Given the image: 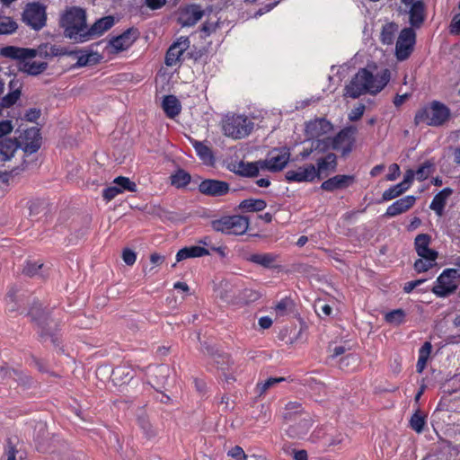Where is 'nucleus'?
<instances>
[{
    "instance_id": "nucleus-42",
    "label": "nucleus",
    "mask_w": 460,
    "mask_h": 460,
    "mask_svg": "<svg viewBox=\"0 0 460 460\" xmlns=\"http://www.w3.org/2000/svg\"><path fill=\"white\" fill-rule=\"evenodd\" d=\"M17 28H18V25L13 18L0 14V34L1 35L13 34V32L16 31Z\"/></svg>"
},
{
    "instance_id": "nucleus-21",
    "label": "nucleus",
    "mask_w": 460,
    "mask_h": 460,
    "mask_svg": "<svg viewBox=\"0 0 460 460\" xmlns=\"http://www.w3.org/2000/svg\"><path fill=\"white\" fill-rule=\"evenodd\" d=\"M315 167L316 178L322 179L327 177L330 173L336 171L337 156L333 153H329L325 156L316 160Z\"/></svg>"
},
{
    "instance_id": "nucleus-12",
    "label": "nucleus",
    "mask_w": 460,
    "mask_h": 460,
    "mask_svg": "<svg viewBox=\"0 0 460 460\" xmlns=\"http://www.w3.org/2000/svg\"><path fill=\"white\" fill-rule=\"evenodd\" d=\"M356 133L355 126H349L341 130L332 138V149L341 152L343 156L349 155L352 150Z\"/></svg>"
},
{
    "instance_id": "nucleus-7",
    "label": "nucleus",
    "mask_w": 460,
    "mask_h": 460,
    "mask_svg": "<svg viewBox=\"0 0 460 460\" xmlns=\"http://www.w3.org/2000/svg\"><path fill=\"white\" fill-rule=\"evenodd\" d=\"M31 320L39 327V332L43 340L49 339L51 342H56L55 332L58 328V323L49 315L48 312L40 307H32L29 313Z\"/></svg>"
},
{
    "instance_id": "nucleus-39",
    "label": "nucleus",
    "mask_w": 460,
    "mask_h": 460,
    "mask_svg": "<svg viewBox=\"0 0 460 460\" xmlns=\"http://www.w3.org/2000/svg\"><path fill=\"white\" fill-rule=\"evenodd\" d=\"M25 135H26V138H28L29 137H32V138H33L31 142L25 143V146H24L25 152H28L30 154L36 153L40 147L39 130L32 128L27 130Z\"/></svg>"
},
{
    "instance_id": "nucleus-27",
    "label": "nucleus",
    "mask_w": 460,
    "mask_h": 460,
    "mask_svg": "<svg viewBox=\"0 0 460 460\" xmlns=\"http://www.w3.org/2000/svg\"><path fill=\"white\" fill-rule=\"evenodd\" d=\"M114 17L111 15L97 20L86 31L87 40L92 37L103 34L114 25Z\"/></svg>"
},
{
    "instance_id": "nucleus-44",
    "label": "nucleus",
    "mask_w": 460,
    "mask_h": 460,
    "mask_svg": "<svg viewBox=\"0 0 460 460\" xmlns=\"http://www.w3.org/2000/svg\"><path fill=\"white\" fill-rule=\"evenodd\" d=\"M112 183L118 185L121 193L124 191L136 192L137 190V184L128 177L119 176L113 180Z\"/></svg>"
},
{
    "instance_id": "nucleus-54",
    "label": "nucleus",
    "mask_w": 460,
    "mask_h": 460,
    "mask_svg": "<svg viewBox=\"0 0 460 460\" xmlns=\"http://www.w3.org/2000/svg\"><path fill=\"white\" fill-rule=\"evenodd\" d=\"M292 305V301L288 298L281 299L275 306L274 310L277 316L282 317L288 314L289 308Z\"/></svg>"
},
{
    "instance_id": "nucleus-4",
    "label": "nucleus",
    "mask_w": 460,
    "mask_h": 460,
    "mask_svg": "<svg viewBox=\"0 0 460 460\" xmlns=\"http://www.w3.org/2000/svg\"><path fill=\"white\" fill-rule=\"evenodd\" d=\"M0 54L8 58H52L60 55L59 49L55 45L41 44L37 49L19 48L15 46L4 47Z\"/></svg>"
},
{
    "instance_id": "nucleus-26",
    "label": "nucleus",
    "mask_w": 460,
    "mask_h": 460,
    "mask_svg": "<svg viewBox=\"0 0 460 460\" xmlns=\"http://www.w3.org/2000/svg\"><path fill=\"white\" fill-rule=\"evenodd\" d=\"M411 4V8L409 10V23L411 24L410 28L420 29L426 18L425 15V5L421 1L412 2Z\"/></svg>"
},
{
    "instance_id": "nucleus-6",
    "label": "nucleus",
    "mask_w": 460,
    "mask_h": 460,
    "mask_svg": "<svg viewBox=\"0 0 460 460\" xmlns=\"http://www.w3.org/2000/svg\"><path fill=\"white\" fill-rule=\"evenodd\" d=\"M459 282V270L456 269H446L437 278L431 292L438 297H447L456 292Z\"/></svg>"
},
{
    "instance_id": "nucleus-47",
    "label": "nucleus",
    "mask_w": 460,
    "mask_h": 460,
    "mask_svg": "<svg viewBox=\"0 0 460 460\" xmlns=\"http://www.w3.org/2000/svg\"><path fill=\"white\" fill-rule=\"evenodd\" d=\"M434 169V163L431 161L424 162L415 172L416 179L422 181L429 178Z\"/></svg>"
},
{
    "instance_id": "nucleus-11",
    "label": "nucleus",
    "mask_w": 460,
    "mask_h": 460,
    "mask_svg": "<svg viewBox=\"0 0 460 460\" xmlns=\"http://www.w3.org/2000/svg\"><path fill=\"white\" fill-rule=\"evenodd\" d=\"M290 158V153L287 148L273 149L269 154L266 159L259 160L261 169H266L270 172H279L285 168Z\"/></svg>"
},
{
    "instance_id": "nucleus-20",
    "label": "nucleus",
    "mask_w": 460,
    "mask_h": 460,
    "mask_svg": "<svg viewBox=\"0 0 460 460\" xmlns=\"http://www.w3.org/2000/svg\"><path fill=\"white\" fill-rule=\"evenodd\" d=\"M332 129L331 122L323 118L310 120L305 125V134L310 138H317L329 133Z\"/></svg>"
},
{
    "instance_id": "nucleus-55",
    "label": "nucleus",
    "mask_w": 460,
    "mask_h": 460,
    "mask_svg": "<svg viewBox=\"0 0 460 460\" xmlns=\"http://www.w3.org/2000/svg\"><path fill=\"white\" fill-rule=\"evenodd\" d=\"M120 193V189L118 188V185L113 184L112 186L107 187L103 190L102 197L107 202H109Z\"/></svg>"
},
{
    "instance_id": "nucleus-43",
    "label": "nucleus",
    "mask_w": 460,
    "mask_h": 460,
    "mask_svg": "<svg viewBox=\"0 0 460 460\" xmlns=\"http://www.w3.org/2000/svg\"><path fill=\"white\" fill-rule=\"evenodd\" d=\"M190 181V175L184 170H178L174 174L171 176L172 185L177 188H183L187 186Z\"/></svg>"
},
{
    "instance_id": "nucleus-63",
    "label": "nucleus",
    "mask_w": 460,
    "mask_h": 460,
    "mask_svg": "<svg viewBox=\"0 0 460 460\" xmlns=\"http://www.w3.org/2000/svg\"><path fill=\"white\" fill-rule=\"evenodd\" d=\"M449 31L451 34L460 35V13L454 15L449 26Z\"/></svg>"
},
{
    "instance_id": "nucleus-61",
    "label": "nucleus",
    "mask_w": 460,
    "mask_h": 460,
    "mask_svg": "<svg viewBox=\"0 0 460 460\" xmlns=\"http://www.w3.org/2000/svg\"><path fill=\"white\" fill-rule=\"evenodd\" d=\"M281 0H275L273 2H270L269 4H266L265 5L261 6L258 9V11L255 13L254 17L257 18L259 16H261L270 11H271L275 6H277Z\"/></svg>"
},
{
    "instance_id": "nucleus-52",
    "label": "nucleus",
    "mask_w": 460,
    "mask_h": 460,
    "mask_svg": "<svg viewBox=\"0 0 460 460\" xmlns=\"http://www.w3.org/2000/svg\"><path fill=\"white\" fill-rule=\"evenodd\" d=\"M21 94L9 92L6 95H4L0 101V111H2L4 108H10L14 105L17 101L20 99Z\"/></svg>"
},
{
    "instance_id": "nucleus-2",
    "label": "nucleus",
    "mask_w": 460,
    "mask_h": 460,
    "mask_svg": "<svg viewBox=\"0 0 460 460\" xmlns=\"http://www.w3.org/2000/svg\"><path fill=\"white\" fill-rule=\"evenodd\" d=\"M60 26L64 29L66 38L77 42L87 41L86 14L83 8H67L60 18Z\"/></svg>"
},
{
    "instance_id": "nucleus-33",
    "label": "nucleus",
    "mask_w": 460,
    "mask_h": 460,
    "mask_svg": "<svg viewBox=\"0 0 460 460\" xmlns=\"http://www.w3.org/2000/svg\"><path fill=\"white\" fill-rule=\"evenodd\" d=\"M190 142L194 147L197 155L207 165H211L214 163V155L212 150L203 142L190 138Z\"/></svg>"
},
{
    "instance_id": "nucleus-35",
    "label": "nucleus",
    "mask_w": 460,
    "mask_h": 460,
    "mask_svg": "<svg viewBox=\"0 0 460 460\" xmlns=\"http://www.w3.org/2000/svg\"><path fill=\"white\" fill-rule=\"evenodd\" d=\"M277 259L278 255L271 252L252 253L247 258L250 262L267 269L273 268Z\"/></svg>"
},
{
    "instance_id": "nucleus-46",
    "label": "nucleus",
    "mask_w": 460,
    "mask_h": 460,
    "mask_svg": "<svg viewBox=\"0 0 460 460\" xmlns=\"http://www.w3.org/2000/svg\"><path fill=\"white\" fill-rule=\"evenodd\" d=\"M405 312L402 309H395L385 315V320L390 324L399 325L404 322Z\"/></svg>"
},
{
    "instance_id": "nucleus-37",
    "label": "nucleus",
    "mask_w": 460,
    "mask_h": 460,
    "mask_svg": "<svg viewBox=\"0 0 460 460\" xmlns=\"http://www.w3.org/2000/svg\"><path fill=\"white\" fill-rule=\"evenodd\" d=\"M398 29H399L398 25L394 22H386L385 24H384L382 26L381 32H380V38H379L380 41L384 45L394 44L395 35L398 32Z\"/></svg>"
},
{
    "instance_id": "nucleus-41",
    "label": "nucleus",
    "mask_w": 460,
    "mask_h": 460,
    "mask_svg": "<svg viewBox=\"0 0 460 460\" xmlns=\"http://www.w3.org/2000/svg\"><path fill=\"white\" fill-rule=\"evenodd\" d=\"M44 264L40 261H28L23 268V274L29 277H41L44 278L43 272Z\"/></svg>"
},
{
    "instance_id": "nucleus-19",
    "label": "nucleus",
    "mask_w": 460,
    "mask_h": 460,
    "mask_svg": "<svg viewBox=\"0 0 460 460\" xmlns=\"http://www.w3.org/2000/svg\"><path fill=\"white\" fill-rule=\"evenodd\" d=\"M240 286L231 281H222L217 288V296L228 305H236L239 298Z\"/></svg>"
},
{
    "instance_id": "nucleus-50",
    "label": "nucleus",
    "mask_w": 460,
    "mask_h": 460,
    "mask_svg": "<svg viewBox=\"0 0 460 460\" xmlns=\"http://www.w3.org/2000/svg\"><path fill=\"white\" fill-rule=\"evenodd\" d=\"M436 261L437 259H432L431 261L429 259L420 257L414 262V270L418 273L426 272L436 265Z\"/></svg>"
},
{
    "instance_id": "nucleus-57",
    "label": "nucleus",
    "mask_w": 460,
    "mask_h": 460,
    "mask_svg": "<svg viewBox=\"0 0 460 460\" xmlns=\"http://www.w3.org/2000/svg\"><path fill=\"white\" fill-rule=\"evenodd\" d=\"M95 61L96 58L93 57L92 53L81 54L77 58L76 66L78 67H82L93 64Z\"/></svg>"
},
{
    "instance_id": "nucleus-38",
    "label": "nucleus",
    "mask_w": 460,
    "mask_h": 460,
    "mask_svg": "<svg viewBox=\"0 0 460 460\" xmlns=\"http://www.w3.org/2000/svg\"><path fill=\"white\" fill-rule=\"evenodd\" d=\"M267 203L261 199H246L240 202L238 208L245 212H260L266 208Z\"/></svg>"
},
{
    "instance_id": "nucleus-36",
    "label": "nucleus",
    "mask_w": 460,
    "mask_h": 460,
    "mask_svg": "<svg viewBox=\"0 0 460 460\" xmlns=\"http://www.w3.org/2000/svg\"><path fill=\"white\" fill-rule=\"evenodd\" d=\"M18 148L19 144L16 140L5 138L0 141V161L6 162L11 160Z\"/></svg>"
},
{
    "instance_id": "nucleus-62",
    "label": "nucleus",
    "mask_w": 460,
    "mask_h": 460,
    "mask_svg": "<svg viewBox=\"0 0 460 460\" xmlns=\"http://www.w3.org/2000/svg\"><path fill=\"white\" fill-rule=\"evenodd\" d=\"M138 421L146 438H152L155 435V429L147 420L144 419H139Z\"/></svg>"
},
{
    "instance_id": "nucleus-24",
    "label": "nucleus",
    "mask_w": 460,
    "mask_h": 460,
    "mask_svg": "<svg viewBox=\"0 0 460 460\" xmlns=\"http://www.w3.org/2000/svg\"><path fill=\"white\" fill-rule=\"evenodd\" d=\"M294 422L287 429V434L292 438H303L308 433L313 423L309 415H305Z\"/></svg>"
},
{
    "instance_id": "nucleus-58",
    "label": "nucleus",
    "mask_w": 460,
    "mask_h": 460,
    "mask_svg": "<svg viewBox=\"0 0 460 460\" xmlns=\"http://www.w3.org/2000/svg\"><path fill=\"white\" fill-rule=\"evenodd\" d=\"M227 455L235 460H246L247 458L243 449L239 446H235L231 448Z\"/></svg>"
},
{
    "instance_id": "nucleus-51",
    "label": "nucleus",
    "mask_w": 460,
    "mask_h": 460,
    "mask_svg": "<svg viewBox=\"0 0 460 460\" xmlns=\"http://www.w3.org/2000/svg\"><path fill=\"white\" fill-rule=\"evenodd\" d=\"M284 377H270L263 382H260L257 384V390L260 395L265 394L270 388L273 387L275 385L285 381Z\"/></svg>"
},
{
    "instance_id": "nucleus-9",
    "label": "nucleus",
    "mask_w": 460,
    "mask_h": 460,
    "mask_svg": "<svg viewBox=\"0 0 460 460\" xmlns=\"http://www.w3.org/2000/svg\"><path fill=\"white\" fill-rule=\"evenodd\" d=\"M416 44V32L412 28H403L398 35L395 45V57L398 61L410 58Z\"/></svg>"
},
{
    "instance_id": "nucleus-1",
    "label": "nucleus",
    "mask_w": 460,
    "mask_h": 460,
    "mask_svg": "<svg viewBox=\"0 0 460 460\" xmlns=\"http://www.w3.org/2000/svg\"><path fill=\"white\" fill-rule=\"evenodd\" d=\"M390 79L391 72L388 68L383 69L376 75H373L367 68H361L345 86V95L352 99H357L365 93L376 95L387 85Z\"/></svg>"
},
{
    "instance_id": "nucleus-17",
    "label": "nucleus",
    "mask_w": 460,
    "mask_h": 460,
    "mask_svg": "<svg viewBox=\"0 0 460 460\" xmlns=\"http://www.w3.org/2000/svg\"><path fill=\"white\" fill-rule=\"evenodd\" d=\"M199 190L205 195L219 197L229 191V184L218 180H204L199 185Z\"/></svg>"
},
{
    "instance_id": "nucleus-29",
    "label": "nucleus",
    "mask_w": 460,
    "mask_h": 460,
    "mask_svg": "<svg viewBox=\"0 0 460 460\" xmlns=\"http://www.w3.org/2000/svg\"><path fill=\"white\" fill-rule=\"evenodd\" d=\"M305 415L309 414L305 412L302 404L298 402H288L282 411V417L287 422L296 421Z\"/></svg>"
},
{
    "instance_id": "nucleus-53",
    "label": "nucleus",
    "mask_w": 460,
    "mask_h": 460,
    "mask_svg": "<svg viewBox=\"0 0 460 460\" xmlns=\"http://www.w3.org/2000/svg\"><path fill=\"white\" fill-rule=\"evenodd\" d=\"M411 428L417 433L422 432L425 425V418L419 411L415 412L410 420Z\"/></svg>"
},
{
    "instance_id": "nucleus-8",
    "label": "nucleus",
    "mask_w": 460,
    "mask_h": 460,
    "mask_svg": "<svg viewBox=\"0 0 460 460\" xmlns=\"http://www.w3.org/2000/svg\"><path fill=\"white\" fill-rule=\"evenodd\" d=\"M252 129L253 122L243 115L227 117L223 123L225 135L234 139H241L247 137Z\"/></svg>"
},
{
    "instance_id": "nucleus-40",
    "label": "nucleus",
    "mask_w": 460,
    "mask_h": 460,
    "mask_svg": "<svg viewBox=\"0 0 460 460\" xmlns=\"http://www.w3.org/2000/svg\"><path fill=\"white\" fill-rule=\"evenodd\" d=\"M261 297L260 293L257 290L252 288H241L239 289V298L237 300V305L252 303L257 301Z\"/></svg>"
},
{
    "instance_id": "nucleus-3",
    "label": "nucleus",
    "mask_w": 460,
    "mask_h": 460,
    "mask_svg": "<svg viewBox=\"0 0 460 460\" xmlns=\"http://www.w3.org/2000/svg\"><path fill=\"white\" fill-rule=\"evenodd\" d=\"M450 110L443 103L433 101L429 107L420 110L414 117L416 125L426 123L429 126L438 127L448 120Z\"/></svg>"
},
{
    "instance_id": "nucleus-32",
    "label": "nucleus",
    "mask_w": 460,
    "mask_h": 460,
    "mask_svg": "<svg viewBox=\"0 0 460 460\" xmlns=\"http://www.w3.org/2000/svg\"><path fill=\"white\" fill-rule=\"evenodd\" d=\"M261 164L259 161L256 162H243L240 161L234 165V172L243 177H255L259 174Z\"/></svg>"
},
{
    "instance_id": "nucleus-30",
    "label": "nucleus",
    "mask_w": 460,
    "mask_h": 460,
    "mask_svg": "<svg viewBox=\"0 0 460 460\" xmlns=\"http://www.w3.org/2000/svg\"><path fill=\"white\" fill-rule=\"evenodd\" d=\"M111 376L116 385H122L133 378L134 370L129 366H118L111 370Z\"/></svg>"
},
{
    "instance_id": "nucleus-16",
    "label": "nucleus",
    "mask_w": 460,
    "mask_h": 460,
    "mask_svg": "<svg viewBox=\"0 0 460 460\" xmlns=\"http://www.w3.org/2000/svg\"><path fill=\"white\" fill-rule=\"evenodd\" d=\"M204 15L201 6L196 4H189L184 7L178 19L182 27H191L195 25Z\"/></svg>"
},
{
    "instance_id": "nucleus-45",
    "label": "nucleus",
    "mask_w": 460,
    "mask_h": 460,
    "mask_svg": "<svg viewBox=\"0 0 460 460\" xmlns=\"http://www.w3.org/2000/svg\"><path fill=\"white\" fill-rule=\"evenodd\" d=\"M406 190H407V189L405 187H403V185L401 182H399L395 185L391 186L387 190H385L383 192L382 199L384 201L392 200V199L401 196Z\"/></svg>"
},
{
    "instance_id": "nucleus-5",
    "label": "nucleus",
    "mask_w": 460,
    "mask_h": 460,
    "mask_svg": "<svg viewBox=\"0 0 460 460\" xmlns=\"http://www.w3.org/2000/svg\"><path fill=\"white\" fill-rule=\"evenodd\" d=\"M249 226V218L240 215L224 216L211 221L213 230L225 234H243L247 232Z\"/></svg>"
},
{
    "instance_id": "nucleus-31",
    "label": "nucleus",
    "mask_w": 460,
    "mask_h": 460,
    "mask_svg": "<svg viewBox=\"0 0 460 460\" xmlns=\"http://www.w3.org/2000/svg\"><path fill=\"white\" fill-rule=\"evenodd\" d=\"M453 193L450 188H444L438 194H436L429 205V208L438 216L441 217L444 213V208L447 204V199Z\"/></svg>"
},
{
    "instance_id": "nucleus-23",
    "label": "nucleus",
    "mask_w": 460,
    "mask_h": 460,
    "mask_svg": "<svg viewBox=\"0 0 460 460\" xmlns=\"http://www.w3.org/2000/svg\"><path fill=\"white\" fill-rule=\"evenodd\" d=\"M415 201L416 198L413 195H408L399 199L386 208L385 216L393 217L401 215L408 211L415 204Z\"/></svg>"
},
{
    "instance_id": "nucleus-18",
    "label": "nucleus",
    "mask_w": 460,
    "mask_h": 460,
    "mask_svg": "<svg viewBox=\"0 0 460 460\" xmlns=\"http://www.w3.org/2000/svg\"><path fill=\"white\" fill-rule=\"evenodd\" d=\"M431 236L428 234H419L414 239V249L419 257L425 259H438V252L429 248Z\"/></svg>"
},
{
    "instance_id": "nucleus-28",
    "label": "nucleus",
    "mask_w": 460,
    "mask_h": 460,
    "mask_svg": "<svg viewBox=\"0 0 460 460\" xmlns=\"http://www.w3.org/2000/svg\"><path fill=\"white\" fill-rule=\"evenodd\" d=\"M209 251L199 245L186 246L178 251L176 253V261L190 259V258H200L203 256L209 255Z\"/></svg>"
},
{
    "instance_id": "nucleus-25",
    "label": "nucleus",
    "mask_w": 460,
    "mask_h": 460,
    "mask_svg": "<svg viewBox=\"0 0 460 460\" xmlns=\"http://www.w3.org/2000/svg\"><path fill=\"white\" fill-rule=\"evenodd\" d=\"M32 58H15L19 61V70L30 75H38L43 73L48 68L47 62L33 61Z\"/></svg>"
},
{
    "instance_id": "nucleus-64",
    "label": "nucleus",
    "mask_w": 460,
    "mask_h": 460,
    "mask_svg": "<svg viewBox=\"0 0 460 460\" xmlns=\"http://www.w3.org/2000/svg\"><path fill=\"white\" fill-rule=\"evenodd\" d=\"M415 175V172L411 169H409L406 171L403 176V180L401 181V183L407 189V190L411 188Z\"/></svg>"
},
{
    "instance_id": "nucleus-14",
    "label": "nucleus",
    "mask_w": 460,
    "mask_h": 460,
    "mask_svg": "<svg viewBox=\"0 0 460 460\" xmlns=\"http://www.w3.org/2000/svg\"><path fill=\"white\" fill-rule=\"evenodd\" d=\"M189 37L181 36L168 49L164 63L167 66H173L181 61L183 53L190 48Z\"/></svg>"
},
{
    "instance_id": "nucleus-60",
    "label": "nucleus",
    "mask_w": 460,
    "mask_h": 460,
    "mask_svg": "<svg viewBox=\"0 0 460 460\" xmlns=\"http://www.w3.org/2000/svg\"><path fill=\"white\" fill-rule=\"evenodd\" d=\"M365 109L366 107L364 104H359L358 106L355 107L349 113V119L351 121L358 120L363 116Z\"/></svg>"
},
{
    "instance_id": "nucleus-34",
    "label": "nucleus",
    "mask_w": 460,
    "mask_h": 460,
    "mask_svg": "<svg viewBox=\"0 0 460 460\" xmlns=\"http://www.w3.org/2000/svg\"><path fill=\"white\" fill-rule=\"evenodd\" d=\"M162 108L170 119H174L181 111L180 101L174 95H166L162 102Z\"/></svg>"
},
{
    "instance_id": "nucleus-48",
    "label": "nucleus",
    "mask_w": 460,
    "mask_h": 460,
    "mask_svg": "<svg viewBox=\"0 0 460 460\" xmlns=\"http://www.w3.org/2000/svg\"><path fill=\"white\" fill-rule=\"evenodd\" d=\"M148 369L155 377H160V379L157 381L159 385H164L165 383L169 374L168 366L158 365L155 367H149Z\"/></svg>"
},
{
    "instance_id": "nucleus-56",
    "label": "nucleus",
    "mask_w": 460,
    "mask_h": 460,
    "mask_svg": "<svg viewBox=\"0 0 460 460\" xmlns=\"http://www.w3.org/2000/svg\"><path fill=\"white\" fill-rule=\"evenodd\" d=\"M19 373L14 369H10L8 367H0V381L4 382L8 378H13L14 380H18Z\"/></svg>"
},
{
    "instance_id": "nucleus-59",
    "label": "nucleus",
    "mask_w": 460,
    "mask_h": 460,
    "mask_svg": "<svg viewBox=\"0 0 460 460\" xmlns=\"http://www.w3.org/2000/svg\"><path fill=\"white\" fill-rule=\"evenodd\" d=\"M122 259L127 265L131 266L136 262L137 254L131 249L126 248L122 252Z\"/></svg>"
},
{
    "instance_id": "nucleus-15",
    "label": "nucleus",
    "mask_w": 460,
    "mask_h": 460,
    "mask_svg": "<svg viewBox=\"0 0 460 460\" xmlns=\"http://www.w3.org/2000/svg\"><path fill=\"white\" fill-rule=\"evenodd\" d=\"M285 177L289 182H311L316 179L315 166L310 164L295 170H288Z\"/></svg>"
},
{
    "instance_id": "nucleus-49",
    "label": "nucleus",
    "mask_w": 460,
    "mask_h": 460,
    "mask_svg": "<svg viewBox=\"0 0 460 460\" xmlns=\"http://www.w3.org/2000/svg\"><path fill=\"white\" fill-rule=\"evenodd\" d=\"M311 145L313 146V149L319 153H324L329 149H332L331 137H324L322 139L317 137L312 140Z\"/></svg>"
},
{
    "instance_id": "nucleus-10",
    "label": "nucleus",
    "mask_w": 460,
    "mask_h": 460,
    "mask_svg": "<svg viewBox=\"0 0 460 460\" xmlns=\"http://www.w3.org/2000/svg\"><path fill=\"white\" fill-rule=\"evenodd\" d=\"M46 8L40 3L28 4L22 13V21L35 31H39L46 24Z\"/></svg>"
},
{
    "instance_id": "nucleus-13",
    "label": "nucleus",
    "mask_w": 460,
    "mask_h": 460,
    "mask_svg": "<svg viewBox=\"0 0 460 460\" xmlns=\"http://www.w3.org/2000/svg\"><path fill=\"white\" fill-rule=\"evenodd\" d=\"M137 30L129 28L119 36L112 37L107 43L106 49L111 54H117L128 49L137 39Z\"/></svg>"
},
{
    "instance_id": "nucleus-22",
    "label": "nucleus",
    "mask_w": 460,
    "mask_h": 460,
    "mask_svg": "<svg viewBox=\"0 0 460 460\" xmlns=\"http://www.w3.org/2000/svg\"><path fill=\"white\" fill-rule=\"evenodd\" d=\"M355 181L352 175L339 174L324 181L321 184V189L326 191H334L336 190L346 189Z\"/></svg>"
}]
</instances>
